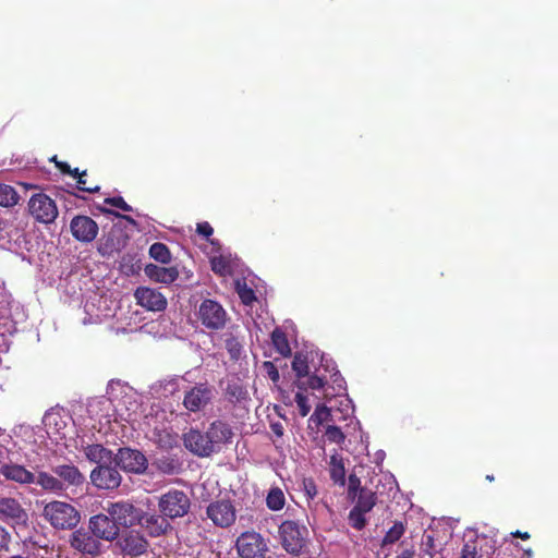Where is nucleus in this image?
Instances as JSON below:
<instances>
[{
	"label": "nucleus",
	"mask_w": 558,
	"mask_h": 558,
	"mask_svg": "<svg viewBox=\"0 0 558 558\" xmlns=\"http://www.w3.org/2000/svg\"><path fill=\"white\" fill-rule=\"evenodd\" d=\"M85 481V475L73 463L54 465L51 473L38 472V486L47 493L57 495H61L71 487H81Z\"/></svg>",
	"instance_id": "obj_1"
},
{
	"label": "nucleus",
	"mask_w": 558,
	"mask_h": 558,
	"mask_svg": "<svg viewBox=\"0 0 558 558\" xmlns=\"http://www.w3.org/2000/svg\"><path fill=\"white\" fill-rule=\"evenodd\" d=\"M41 515L54 529L74 530L81 521L80 511L71 504L52 500L45 505Z\"/></svg>",
	"instance_id": "obj_2"
},
{
	"label": "nucleus",
	"mask_w": 558,
	"mask_h": 558,
	"mask_svg": "<svg viewBox=\"0 0 558 558\" xmlns=\"http://www.w3.org/2000/svg\"><path fill=\"white\" fill-rule=\"evenodd\" d=\"M308 531L294 520H284L279 525V536L284 550L293 556L301 555L307 545Z\"/></svg>",
	"instance_id": "obj_3"
},
{
	"label": "nucleus",
	"mask_w": 558,
	"mask_h": 558,
	"mask_svg": "<svg viewBox=\"0 0 558 558\" xmlns=\"http://www.w3.org/2000/svg\"><path fill=\"white\" fill-rule=\"evenodd\" d=\"M71 549L82 558H96L102 553V543L87 527H80L69 535Z\"/></svg>",
	"instance_id": "obj_4"
},
{
	"label": "nucleus",
	"mask_w": 558,
	"mask_h": 558,
	"mask_svg": "<svg viewBox=\"0 0 558 558\" xmlns=\"http://www.w3.org/2000/svg\"><path fill=\"white\" fill-rule=\"evenodd\" d=\"M215 388L207 381L197 383L184 391L182 405L191 413L205 411L215 399Z\"/></svg>",
	"instance_id": "obj_5"
},
{
	"label": "nucleus",
	"mask_w": 558,
	"mask_h": 558,
	"mask_svg": "<svg viewBox=\"0 0 558 558\" xmlns=\"http://www.w3.org/2000/svg\"><path fill=\"white\" fill-rule=\"evenodd\" d=\"M158 508L167 519L173 520L189 513L191 500L183 490L170 489L159 498Z\"/></svg>",
	"instance_id": "obj_6"
},
{
	"label": "nucleus",
	"mask_w": 558,
	"mask_h": 558,
	"mask_svg": "<svg viewBox=\"0 0 558 558\" xmlns=\"http://www.w3.org/2000/svg\"><path fill=\"white\" fill-rule=\"evenodd\" d=\"M353 501L355 504L349 512L348 520L353 529L361 531L367 524L365 514L371 512L377 504V495L369 488L360 489V494Z\"/></svg>",
	"instance_id": "obj_7"
},
{
	"label": "nucleus",
	"mask_w": 558,
	"mask_h": 558,
	"mask_svg": "<svg viewBox=\"0 0 558 558\" xmlns=\"http://www.w3.org/2000/svg\"><path fill=\"white\" fill-rule=\"evenodd\" d=\"M235 547L241 558H266L268 553L266 539L254 531L242 533L236 539Z\"/></svg>",
	"instance_id": "obj_8"
},
{
	"label": "nucleus",
	"mask_w": 558,
	"mask_h": 558,
	"mask_svg": "<svg viewBox=\"0 0 558 558\" xmlns=\"http://www.w3.org/2000/svg\"><path fill=\"white\" fill-rule=\"evenodd\" d=\"M197 317L202 325L210 330H220L226 326L228 315L217 301L206 299L198 307Z\"/></svg>",
	"instance_id": "obj_9"
},
{
	"label": "nucleus",
	"mask_w": 558,
	"mask_h": 558,
	"mask_svg": "<svg viewBox=\"0 0 558 558\" xmlns=\"http://www.w3.org/2000/svg\"><path fill=\"white\" fill-rule=\"evenodd\" d=\"M113 462L123 471L134 474H144L148 468L146 456L130 447L119 448L113 457Z\"/></svg>",
	"instance_id": "obj_10"
},
{
	"label": "nucleus",
	"mask_w": 558,
	"mask_h": 558,
	"mask_svg": "<svg viewBox=\"0 0 558 558\" xmlns=\"http://www.w3.org/2000/svg\"><path fill=\"white\" fill-rule=\"evenodd\" d=\"M29 517L27 510L14 497L0 498V521L15 529L25 527Z\"/></svg>",
	"instance_id": "obj_11"
},
{
	"label": "nucleus",
	"mask_w": 558,
	"mask_h": 558,
	"mask_svg": "<svg viewBox=\"0 0 558 558\" xmlns=\"http://www.w3.org/2000/svg\"><path fill=\"white\" fill-rule=\"evenodd\" d=\"M28 210L36 221L45 225L52 223L58 217L54 201L45 193H37L31 197Z\"/></svg>",
	"instance_id": "obj_12"
},
{
	"label": "nucleus",
	"mask_w": 558,
	"mask_h": 558,
	"mask_svg": "<svg viewBox=\"0 0 558 558\" xmlns=\"http://www.w3.org/2000/svg\"><path fill=\"white\" fill-rule=\"evenodd\" d=\"M90 483L98 489L113 490L122 482V476L111 463L100 464L94 468L89 474Z\"/></svg>",
	"instance_id": "obj_13"
},
{
	"label": "nucleus",
	"mask_w": 558,
	"mask_h": 558,
	"mask_svg": "<svg viewBox=\"0 0 558 558\" xmlns=\"http://www.w3.org/2000/svg\"><path fill=\"white\" fill-rule=\"evenodd\" d=\"M207 518L219 527L231 526L236 519V511L231 500L220 499L210 502L206 508Z\"/></svg>",
	"instance_id": "obj_14"
},
{
	"label": "nucleus",
	"mask_w": 558,
	"mask_h": 558,
	"mask_svg": "<svg viewBox=\"0 0 558 558\" xmlns=\"http://www.w3.org/2000/svg\"><path fill=\"white\" fill-rule=\"evenodd\" d=\"M182 440L184 447L197 457L206 458L215 452L207 432L203 433L197 428H190L183 434Z\"/></svg>",
	"instance_id": "obj_15"
},
{
	"label": "nucleus",
	"mask_w": 558,
	"mask_h": 558,
	"mask_svg": "<svg viewBox=\"0 0 558 558\" xmlns=\"http://www.w3.org/2000/svg\"><path fill=\"white\" fill-rule=\"evenodd\" d=\"M72 236L81 243H92L98 235V223L86 215H76L70 222Z\"/></svg>",
	"instance_id": "obj_16"
},
{
	"label": "nucleus",
	"mask_w": 558,
	"mask_h": 558,
	"mask_svg": "<svg viewBox=\"0 0 558 558\" xmlns=\"http://www.w3.org/2000/svg\"><path fill=\"white\" fill-rule=\"evenodd\" d=\"M87 526L98 541L112 542L118 538L120 529L108 513L94 514L88 519Z\"/></svg>",
	"instance_id": "obj_17"
},
{
	"label": "nucleus",
	"mask_w": 558,
	"mask_h": 558,
	"mask_svg": "<svg viewBox=\"0 0 558 558\" xmlns=\"http://www.w3.org/2000/svg\"><path fill=\"white\" fill-rule=\"evenodd\" d=\"M106 511L119 529L134 525L140 513L133 504L129 501L110 502Z\"/></svg>",
	"instance_id": "obj_18"
},
{
	"label": "nucleus",
	"mask_w": 558,
	"mask_h": 558,
	"mask_svg": "<svg viewBox=\"0 0 558 558\" xmlns=\"http://www.w3.org/2000/svg\"><path fill=\"white\" fill-rule=\"evenodd\" d=\"M300 490L304 494L307 508L314 517L323 514V510H326L329 514L333 513L332 508L327 501L323 499L315 501V498L318 496V487L313 477H303L300 484Z\"/></svg>",
	"instance_id": "obj_19"
},
{
	"label": "nucleus",
	"mask_w": 558,
	"mask_h": 558,
	"mask_svg": "<svg viewBox=\"0 0 558 558\" xmlns=\"http://www.w3.org/2000/svg\"><path fill=\"white\" fill-rule=\"evenodd\" d=\"M134 298L140 306L153 312L165 311L168 304L161 292L148 287H138L134 292Z\"/></svg>",
	"instance_id": "obj_20"
},
{
	"label": "nucleus",
	"mask_w": 558,
	"mask_h": 558,
	"mask_svg": "<svg viewBox=\"0 0 558 558\" xmlns=\"http://www.w3.org/2000/svg\"><path fill=\"white\" fill-rule=\"evenodd\" d=\"M0 475L3 476L5 481L14 482L20 485H38V473H34L19 463H3L0 466Z\"/></svg>",
	"instance_id": "obj_21"
},
{
	"label": "nucleus",
	"mask_w": 558,
	"mask_h": 558,
	"mask_svg": "<svg viewBox=\"0 0 558 558\" xmlns=\"http://www.w3.org/2000/svg\"><path fill=\"white\" fill-rule=\"evenodd\" d=\"M122 553L131 557H137L147 551L148 541L136 531H129L122 535L118 543Z\"/></svg>",
	"instance_id": "obj_22"
},
{
	"label": "nucleus",
	"mask_w": 558,
	"mask_h": 558,
	"mask_svg": "<svg viewBox=\"0 0 558 558\" xmlns=\"http://www.w3.org/2000/svg\"><path fill=\"white\" fill-rule=\"evenodd\" d=\"M206 432L211 445H214L215 452L220 449L221 445L229 442L233 436L230 425L221 420L210 423Z\"/></svg>",
	"instance_id": "obj_23"
},
{
	"label": "nucleus",
	"mask_w": 558,
	"mask_h": 558,
	"mask_svg": "<svg viewBox=\"0 0 558 558\" xmlns=\"http://www.w3.org/2000/svg\"><path fill=\"white\" fill-rule=\"evenodd\" d=\"M140 525L145 527L150 536L157 537L165 534L170 527V523L167 518L162 514H148V513H138V518L136 521Z\"/></svg>",
	"instance_id": "obj_24"
},
{
	"label": "nucleus",
	"mask_w": 558,
	"mask_h": 558,
	"mask_svg": "<svg viewBox=\"0 0 558 558\" xmlns=\"http://www.w3.org/2000/svg\"><path fill=\"white\" fill-rule=\"evenodd\" d=\"M145 275L156 282L170 284L179 277L177 267H162L155 264H148L144 268Z\"/></svg>",
	"instance_id": "obj_25"
},
{
	"label": "nucleus",
	"mask_w": 558,
	"mask_h": 558,
	"mask_svg": "<svg viewBox=\"0 0 558 558\" xmlns=\"http://www.w3.org/2000/svg\"><path fill=\"white\" fill-rule=\"evenodd\" d=\"M84 454L89 462L100 464L111 463L113 452L100 444L87 445L83 448Z\"/></svg>",
	"instance_id": "obj_26"
},
{
	"label": "nucleus",
	"mask_w": 558,
	"mask_h": 558,
	"mask_svg": "<svg viewBox=\"0 0 558 558\" xmlns=\"http://www.w3.org/2000/svg\"><path fill=\"white\" fill-rule=\"evenodd\" d=\"M225 397L232 404H240L248 399V391L239 378L228 380Z\"/></svg>",
	"instance_id": "obj_27"
},
{
	"label": "nucleus",
	"mask_w": 558,
	"mask_h": 558,
	"mask_svg": "<svg viewBox=\"0 0 558 558\" xmlns=\"http://www.w3.org/2000/svg\"><path fill=\"white\" fill-rule=\"evenodd\" d=\"M154 441L163 450H171L178 446L179 435L166 427H155L153 432Z\"/></svg>",
	"instance_id": "obj_28"
},
{
	"label": "nucleus",
	"mask_w": 558,
	"mask_h": 558,
	"mask_svg": "<svg viewBox=\"0 0 558 558\" xmlns=\"http://www.w3.org/2000/svg\"><path fill=\"white\" fill-rule=\"evenodd\" d=\"M156 469L166 475H175L182 471V462L175 456H162L154 462Z\"/></svg>",
	"instance_id": "obj_29"
},
{
	"label": "nucleus",
	"mask_w": 558,
	"mask_h": 558,
	"mask_svg": "<svg viewBox=\"0 0 558 558\" xmlns=\"http://www.w3.org/2000/svg\"><path fill=\"white\" fill-rule=\"evenodd\" d=\"M329 476L333 484L339 486L345 485V469L342 458L335 453L330 457Z\"/></svg>",
	"instance_id": "obj_30"
},
{
	"label": "nucleus",
	"mask_w": 558,
	"mask_h": 558,
	"mask_svg": "<svg viewBox=\"0 0 558 558\" xmlns=\"http://www.w3.org/2000/svg\"><path fill=\"white\" fill-rule=\"evenodd\" d=\"M272 345L282 356L291 355V348L287 335L279 327L275 328L270 335Z\"/></svg>",
	"instance_id": "obj_31"
},
{
	"label": "nucleus",
	"mask_w": 558,
	"mask_h": 558,
	"mask_svg": "<svg viewBox=\"0 0 558 558\" xmlns=\"http://www.w3.org/2000/svg\"><path fill=\"white\" fill-rule=\"evenodd\" d=\"M286 505V497L282 489L278 486L271 487L266 496V506L269 510L279 511Z\"/></svg>",
	"instance_id": "obj_32"
},
{
	"label": "nucleus",
	"mask_w": 558,
	"mask_h": 558,
	"mask_svg": "<svg viewBox=\"0 0 558 558\" xmlns=\"http://www.w3.org/2000/svg\"><path fill=\"white\" fill-rule=\"evenodd\" d=\"M19 199L20 196L13 186L0 183V206L12 207Z\"/></svg>",
	"instance_id": "obj_33"
},
{
	"label": "nucleus",
	"mask_w": 558,
	"mask_h": 558,
	"mask_svg": "<svg viewBox=\"0 0 558 558\" xmlns=\"http://www.w3.org/2000/svg\"><path fill=\"white\" fill-rule=\"evenodd\" d=\"M405 532V525L401 521H395L393 525L386 532L381 546L392 545L398 542Z\"/></svg>",
	"instance_id": "obj_34"
},
{
	"label": "nucleus",
	"mask_w": 558,
	"mask_h": 558,
	"mask_svg": "<svg viewBox=\"0 0 558 558\" xmlns=\"http://www.w3.org/2000/svg\"><path fill=\"white\" fill-rule=\"evenodd\" d=\"M292 369L295 373L299 381L302 378L307 377L310 375V366H308L307 356L301 352H298L293 356Z\"/></svg>",
	"instance_id": "obj_35"
},
{
	"label": "nucleus",
	"mask_w": 558,
	"mask_h": 558,
	"mask_svg": "<svg viewBox=\"0 0 558 558\" xmlns=\"http://www.w3.org/2000/svg\"><path fill=\"white\" fill-rule=\"evenodd\" d=\"M149 256L161 264H168L171 260L168 246L161 242H156L150 245Z\"/></svg>",
	"instance_id": "obj_36"
},
{
	"label": "nucleus",
	"mask_w": 558,
	"mask_h": 558,
	"mask_svg": "<svg viewBox=\"0 0 558 558\" xmlns=\"http://www.w3.org/2000/svg\"><path fill=\"white\" fill-rule=\"evenodd\" d=\"M437 553L435 537L433 534L425 533L420 545V558H433Z\"/></svg>",
	"instance_id": "obj_37"
},
{
	"label": "nucleus",
	"mask_w": 558,
	"mask_h": 558,
	"mask_svg": "<svg viewBox=\"0 0 558 558\" xmlns=\"http://www.w3.org/2000/svg\"><path fill=\"white\" fill-rule=\"evenodd\" d=\"M326 385V378L324 375L313 374L308 376L306 381L300 380L298 387L302 389L311 388L313 390H318L324 388Z\"/></svg>",
	"instance_id": "obj_38"
},
{
	"label": "nucleus",
	"mask_w": 558,
	"mask_h": 558,
	"mask_svg": "<svg viewBox=\"0 0 558 558\" xmlns=\"http://www.w3.org/2000/svg\"><path fill=\"white\" fill-rule=\"evenodd\" d=\"M226 349L231 357V360H239L242 353V344L239 339L232 335L226 338Z\"/></svg>",
	"instance_id": "obj_39"
},
{
	"label": "nucleus",
	"mask_w": 558,
	"mask_h": 558,
	"mask_svg": "<svg viewBox=\"0 0 558 558\" xmlns=\"http://www.w3.org/2000/svg\"><path fill=\"white\" fill-rule=\"evenodd\" d=\"M325 437L329 442L341 445L345 440V435L340 427L328 425L325 430Z\"/></svg>",
	"instance_id": "obj_40"
},
{
	"label": "nucleus",
	"mask_w": 558,
	"mask_h": 558,
	"mask_svg": "<svg viewBox=\"0 0 558 558\" xmlns=\"http://www.w3.org/2000/svg\"><path fill=\"white\" fill-rule=\"evenodd\" d=\"M236 291L241 302L244 305H252L254 301H256L255 292L252 288L247 287L246 283L240 284L236 283Z\"/></svg>",
	"instance_id": "obj_41"
},
{
	"label": "nucleus",
	"mask_w": 558,
	"mask_h": 558,
	"mask_svg": "<svg viewBox=\"0 0 558 558\" xmlns=\"http://www.w3.org/2000/svg\"><path fill=\"white\" fill-rule=\"evenodd\" d=\"M459 558H482L480 548L475 539L469 541L463 544Z\"/></svg>",
	"instance_id": "obj_42"
},
{
	"label": "nucleus",
	"mask_w": 558,
	"mask_h": 558,
	"mask_svg": "<svg viewBox=\"0 0 558 558\" xmlns=\"http://www.w3.org/2000/svg\"><path fill=\"white\" fill-rule=\"evenodd\" d=\"M360 489L368 488L361 486V480L356 474H350L348 477V498L354 500L356 495L360 494Z\"/></svg>",
	"instance_id": "obj_43"
},
{
	"label": "nucleus",
	"mask_w": 558,
	"mask_h": 558,
	"mask_svg": "<svg viewBox=\"0 0 558 558\" xmlns=\"http://www.w3.org/2000/svg\"><path fill=\"white\" fill-rule=\"evenodd\" d=\"M322 366L324 367L325 372L330 373V379L332 380V384L337 386L338 391L344 390V378L341 376L340 372L336 369V366L333 364L329 365L328 361L326 364H322Z\"/></svg>",
	"instance_id": "obj_44"
},
{
	"label": "nucleus",
	"mask_w": 558,
	"mask_h": 558,
	"mask_svg": "<svg viewBox=\"0 0 558 558\" xmlns=\"http://www.w3.org/2000/svg\"><path fill=\"white\" fill-rule=\"evenodd\" d=\"M330 416H331L330 410L326 405L322 404V405L316 407L311 418L316 424H323L324 422L328 421Z\"/></svg>",
	"instance_id": "obj_45"
},
{
	"label": "nucleus",
	"mask_w": 558,
	"mask_h": 558,
	"mask_svg": "<svg viewBox=\"0 0 558 558\" xmlns=\"http://www.w3.org/2000/svg\"><path fill=\"white\" fill-rule=\"evenodd\" d=\"M295 402H296L300 415L303 417L306 416L311 411V405L308 404L307 397L303 392L299 391L295 395Z\"/></svg>",
	"instance_id": "obj_46"
},
{
	"label": "nucleus",
	"mask_w": 558,
	"mask_h": 558,
	"mask_svg": "<svg viewBox=\"0 0 558 558\" xmlns=\"http://www.w3.org/2000/svg\"><path fill=\"white\" fill-rule=\"evenodd\" d=\"M210 264H211V269L215 274H218L220 276L227 274L229 264L222 256L214 257L210 260Z\"/></svg>",
	"instance_id": "obj_47"
},
{
	"label": "nucleus",
	"mask_w": 558,
	"mask_h": 558,
	"mask_svg": "<svg viewBox=\"0 0 558 558\" xmlns=\"http://www.w3.org/2000/svg\"><path fill=\"white\" fill-rule=\"evenodd\" d=\"M263 368L274 384H277L280 380L279 371L274 362L265 361L263 363Z\"/></svg>",
	"instance_id": "obj_48"
},
{
	"label": "nucleus",
	"mask_w": 558,
	"mask_h": 558,
	"mask_svg": "<svg viewBox=\"0 0 558 558\" xmlns=\"http://www.w3.org/2000/svg\"><path fill=\"white\" fill-rule=\"evenodd\" d=\"M105 204L114 206L123 211H132V207L124 201L122 196L107 197Z\"/></svg>",
	"instance_id": "obj_49"
},
{
	"label": "nucleus",
	"mask_w": 558,
	"mask_h": 558,
	"mask_svg": "<svg viewBox=\"0 0 558 558\" xmlns=\"http://www.w3.org/2000/svg\"><path fill=\"white\" fill-rule=\"evenodd\" d=\"M12 536L10 532L2 525H0V553L9 551Z\"/></svg>",
	"instance_id": "obj_50"
},
{
	"label": "nucleus",
	"mask_w": 558,
	"mask_h": 558,
	"mask_svg": "<svg viewBox=\"0 0 558 558\" xmlns=\"http://www.w3.org/2000/svg\"><path fill=\"white\" fill-rule=\"evenodd\" d=\"M196 232L204 236L205 239L209 240V238L213 235L214 233V229L213 227L210 226L209 222L207 221H204V222H199L197 223L196 226Z\"/></svg>",
	"instance_id": "obj_51"
},
{
	"label": "nucleus",
	"mask_w": 558,
	"mask_h": 558,
	"mask_svg": "<svg viewBox=\"0 0 558 558\" xmlns=\"http://www.w3.org/2000/svg\"><path fill=\"white\" fill-rule=\"evenodd\" d=\"M59 421L63 424V426H65V423L61 421V418L59 417ZM45 425L50 428L51 425L53 424L56 426V429H57V433L59 434L60 433V424L58 422V416L57 415H53V414H48L45 416Z\"/></svg>",
	"instance_id": "obj_52"
},
{
	"label": "nucleus",
	"mask_w": 558,
	"mask_h": 558,
	"mask_svg": "<svg viewBox=\"0 0 558 558\" xmlns=\"http://www.w3.org/2000/svg\"><path fill=\"white\" fill-rule=\"evenodd\" d=\"M77 189L87 193H96L99 191L100 187L98 185L88 186L85 177H80V179L77 180Z\"/></svg>",
	"instance_id": "obj_53"
},
{
	"label": "nucleus",
	"mask_w": 558,
	"mask_h": 558,
	"mask_svg": "<svg viewBox=\"0 0 558 558\" xmlns=\"http://www.w3.org/2000/svg\"><path fill=\"white\" fill-rule=\"evenodd\" d=\"M99 210L106 215H113L116 217H120V218L126 220L129 223L136 226V221L131 216L121 215L112 209L105 208V207H99Z\"/></svg>",
	"instance_id": "obj_54"
},
{
	"label": "nucleus",
	"mask_w": 558,
	"mask_h": 558,
	"mask_svg": "<svg viewBox=\"0 0 558 558\" xmlns=\"http://www.w3.org/2000/svg\"><path fill=\"white\" fill-rule=\"evenodd\" d=\"M270 430L277 437H282L284 429H283V425L280 422H272V423H270Z\"/></svg>",
	"instance_id": "obj_55"
},
{
	"label": "nucleus",
	"mask_w": 558,
	"mask_h": 558,
	"mask_svg": "<svg viewBox=\"0 0 558 558\" xmlns=\"http://www.w3.org/2000/svg\"><path fill=\"white\" fill-rule=\"evenodd\" d=\"M52 160L56 162V167L61 171V173L69 174L71 167L66 162L57 161V156H54Z\"/></svg>",
	"instance_id": "obj_56"
},
{
	"label": "nucleus",
	"mask_w": 558,
	"mask_h": 558,
	"mask_svg": "<svg viewBox=\"0 0 558 558\" xmlns=\"http://www.w3.org/2000/svg\"><path fill=\"white\" fill-rule=\"evenodd\" d=\"M69 175H71V177H73V178H75V179H77V180H78V179H80V177H81V178H82V177H86V171L84 170V171H82V172H81V171L78 170V168H74V169H72V168H71V169H70V172H69Z\"/></svg>",
	"instance_id": "obj_57"
},
{
	"label": "nucleus",
	"mask_w": 558,
	"mask_h": 558,
	"mask_svg": "<svg viewBox=\"0 0 558 558\" xmlns=\"http://www.w3.org/2000/svg\"><path fill=\"white\" fill-rule=\"evenodd\" d=\"M113 250H117L113 245H109L108 243H105L104 245H101L99 247V252L102 254V255H106V254H110L113 252Z\"/></svg>",
	"instance_id": "obj_58"
},
{
	"label": "nucleus",
	"mask_w": 558,
	"mask_h": 558,
	"mask_svg": "<svg viewBox=\"0 0 558 558\" xmlns=\"http://www.w3.org/2000/svg\"><path fill=\"white\" fill-rule=\"evenodd\" d=\"M511 535L513 537H519V538H522V539H529L531 537L530 533L527 532H521L519 530L514 531L511 533Z\"/></svg>",
	"instance_id": "obj_59"
},
{
	"label": "nucleus",
	"mask_w": 558,
	"mask_h": 558,
	"mask_svg": "<svg viewBox=\"0 0 558 558\" xmlns=\"http://www.w3.org/2000/svg\"><path fill=\"white\" fill-rule=\"evenodd\" d=\"M414 557V550L413 549H404L399 558H413Z\"/></svg>",
	"instance_id": "obj_60"
},
{
	"label": "nucleus",
	"mask_w": 558,
	"mask_h": 558,
	"mask_svg": "<svg viewBox=\"0 0 558 558\" xmlns=\"http://www.w3.org/2000/svg\"><path fill=\"white\" fill-rule=\"evenodd\" d=\"M532 554H533V551L531 548L524 550L525 556H531Z\"/></svg>",
	"instance_id": "obj_61"
},
{
	"label": "nucleus",
	"mask_w": 558,
	"mask_h": 558,
	"mask_svg": "<svg viewBox=\"0 0 558 558\" xmlns=\"http://www.w3.org/2000/svg\"><path fill=\"white\" fill-rule=\"evenodd\" d=\"M486 480L489 481V482H493L494 481V476L493 475H486Z\"/></svg>",
	"instance_id": "obj_62"
}]
</instances>
